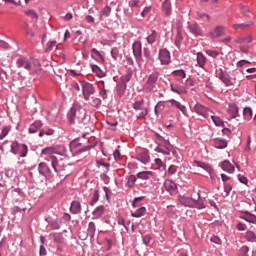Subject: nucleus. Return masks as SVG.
<instances>
[{
	"mask_svg": "<svg viewBox=\"0 0 256 256\" xmlns=\"http://www.w3.org/2000/svg\"><path fill=\"white\" fill-rule=\"evenodd\" d=\"M16 67L18 69H25L30 75H33L41 71V62L34 57L22 56L16 60Z\"/></svg>",
	"mask_w": 256,
	"mask_h": 256,
	"instance_id": "1",
	"label": "nucleus"
},
{
	"mask_svg": "<svg viewBox=\"0 0 256 256\" xmlns=\"http://www.w3.org/2000/svg\"><path fill=\"white\" fill-rule=\"evenodd\" d=\"M155 137L157 141H160L163 144H158L154 151L156 153H162V155H173L176 159H179V154L176 152L175 148L173 147L172 143L169 139H165L161 134L155 133Z\"/></svg>",
	"mask_w": 256,
	"mask_h": 256,
	"instance_id": "2",
	"label": "nucleus"
},
{
	"mask_svg": "<svg viewBox=\"0 0 256 256\" xmlns=\"http://www.w3.org/2000/svg\"><path fill=\"white\" fill-rule=\"evenodd\" d=\"M159 75L160 73L155 71L148 76V79L144 84V91H146V93H151L153 91H156L157 81H159Z\"/></svg>",
	"mask_w": 256,
	"mask_h": 256,
	"instance_id": "3",
	"label": "nucleus"
},
{
	"mask_svg": "<svg viewBox=\"0 0 256 256\" xmlns=\"http://www.w3.org/2000/svg\"><path fill=\"white\" fill-rule=\"evenodd\" d=\"M10 153L13 155H19V157L25 158L29 153V147L26 144H21L17 141L11 143Z\"/></svg>",
	"mask_w": 256,
	"mask_h": 256,
	"instance_id": "4",
	"label": "nucleus"
},
{
	"mask_svg": "<svg viewBox=\"0 0 256 256\" xmlns=\"http://www.w3.org/2000/svg\"><path fill=\"white\" fill-rule=\"evenodd\" d=\"M80 87L84 101H89L91 95H95V86H93V84L87 81H80Z\"/></svg>",
	"mask_w": 256,
	"mask_h": 256,
	"instance_id": "5",
	"label": "nucleus"
},
{
	"mask_svg": "<svg viewBox=\"0 0 256 256\" xmlns=\"http://www.w3.org/2000/svg\"><path fill=\"white\" fill-rule=\"evenodd\" d=\"M225 85V87H233L235 85V82L233 81V78L229 75V73L223 71V69H219V72L217 76Z\"/></svg>",
	"mask_w": 256,
	"mask_h": 256,
	"instance_id": "6",
	"label": "nucleus"
},
{
	"mask_svg": "<svg viewBox=\"0 0 256 256\" xmlns=\"http://www.w3.org/2000/svg\"><path fill=\"white\" fill-rule=\"evenodd\" d=\"M158 59L161 65H169L171 63V52L167 48L160 49Z\"/></svg>",
	"mask_w": 256,
	"mask_h": 256,
	"instance_id": "7",
	"label": "nucleus"
},
{
	"mask_svg": "<svg viewBox=\"0 0 256 256\" xmlns=\"http://www.w3.org/2000/svg\"><path fill=\"white\" fill-rule=\"evenodd\" d=\"M194 112H196L197 115L204 117V119H207V117H209V113H211V110H209L208 107L203 106L201 103H196L194 106Z\"/></svg>",
	"mask_w": 256,
	"mask_h": 256,
	"instance_id": "8",
	"label": "nucleus"
},
{
	"mask_svg": "<svg viewBox=\"0 0 256 256\" xmlns=\"http://www.w3.org/2000/svg\"><path fill=\"white\" fill-rule=\"evenodd\" d=\"M167 103H170L171 107H174V109H178V111H181V113L185 116L188 117L189 114L187 112V106L181 104V102L175 100V99H170L167 101Z\"/></svg>",
	"mask_w": 256,
	"mask_h": 256,
	"instance_id": "9",
	"label": "nucleus"
},
{
	"mask_svg": "<svg viewBox=\"0 0 256 256\" xmlns=\"http://www.w3.org/2000/svg\"><path fill=\"white\" fill-rule=\"evenodd\" d=\"M38 173L45 177V179H51V169L45 162H41L38 164Z\"/></svg>",
	"mask_w": 256,
	"mask_h": 256,
	"instance_id": "10",
	"label": "nucleus"
},
{
	"mask_svg": "<svg viewBox=\"0 0 256 256\" xmlns=\"http://www.w3.org/2000/svg\"><path fill=\"white\" fill-rule=\"evenodd\" d=\"M135 159L143 163V165H147L151 161V156H149V150H142L137 152Z\"/></svg>",
	"mask_w": 256,
	"mask_h": 256,
	"instance_id": "11",
	"label": "nucleus"
},
{
	"mask_svg": "<svg viewBox=\"0 0 256 256\" xmlns=\"http://www.w3.org/2000/svg\"><path fill=\"white\" fill-rule=\"evenodd\" d=\"M194 165L196 167H200V169H203L204 171H206V173H208V175H210V178L212 180L215 179V172H213V168L209 164H205L204 162L196 160V161H194Z\"/></svg>",
	"mask_w": 256,
	"mask_h": 256,
	"instance_id": "12",
	"label": "nucleus"
},
{
	"mask_svg": "<svg viewBox=\"0 0 256 256\" xmlns=\"http://www.w3.org/2000/svg\"><path fill=\"white\" fill-rule=\"evenodd\" d=\"M164 189L170 195H177V193H178L177 184L173 180H166V181H164Z\"/></svg>",
	"mask_w": 256,
	"mask_h": 256,
	"instance_id": "13",
	"label": "nucleus"
},
{
	"mask_svg": "<svg viewBox=\"0 0 256 256\" xmlns=\"http://www.w3.org/2000/svg\"><path fill=\"white\" fill-rule=\"evenodd\" d=\"M170 90L176 95H187V87L178 83H170Z\"/></svg>",
	"mask_w": 256,
	"mask_h": 256,
	"instance_id": "14",
	"label": "nucleus"
},
{
	"mask_svg": "<svg viewBox=\"0 0 256 256\" xmlns=\"http://www.w3.org/2000/svg\"><path fill=\"white\" fill-rule=\"evenodd\" d=\"M51 167L55 171V173H61V171H65V165L59 162L57 156H51Z\"/></svg>",
	"mask_w": 256,
	"mask_h": 256,
	"instance_id": "15",
	"label": "nucleus"
},
{
	"mask_svg": "<svg viewBox=\"0 0 256 256\" xmlns=\"http://www.w3.org/2000/svg\"><path fill=\"white\" fill-rule=\"evenodd\" d=\"M239 217L247 223H252V225H256V215L251 214V212L249 211H242Z\"/></svg>",
	"mask_w": 256,
	"mask_h": 256,
	"instance_id": "16",
	"label": "nucleus"
},
{
	"mask_svg": "<svg viewBox=\"0 0 256 256\" xmlns=\"http://www.w3.org/2000/svg\"><path fill=\"white\" fill-rule=\"evenodd\" d=\"M193 198L189 196H183V195H178L177 201L182 205V207H193Z\"/></svg>",
	"mask_w": 256,
	"mask_h": 256,
	"instance_id": "17",
	"label": "nucleus"
},
{
	"mask_svg": "<svg viewBox=\"0 0 256 256\" xmlns=\"http://www.w3.org/2000/svg\"><path fill=\"white\" fill-rule=\"evenodd\" d=\"M225 35V27L217 26L214 28V31L208 33L210 39H217L218 37H223Z\"/></svg>",
	"mask_w": 256,
	"mask_h": 256,
	"instance_id": "18",
	"label": "nucleus"
},
{
	"mask_svg": "<svg viewBox=\"0 0 256 256\" xmlns=\"http://www.w3.org/2000/svg\"><path fill=\"white\" fill-rule=\"evenodd\" d=\"M227 112L231 119H237V117H239V106H237L235 102H232L229 104Z\"/></svg>",
	"mask_w": 256,
	"mask_h": 256,
	"instance_id": "19",
	"label": "nucleus"
},
{
	"mask_svg": "<svg viewBox=\"0 0 256 256\" xmlns=\"http://www.w3.org/2000/svg\"><path fill=\"white\" fill-rule=\"evenodd\" d=\"M188 31L192 33V35H195V37H203V29H201L198 24L188 25Z\"/></svg>",
	"mask_w": 256,
	"mask_h": 256,
	"instance_id": "20",
	"label": "nucleus"
},
{
	"mask_svg": "<svg viewBox=\"0 0 256 256\" xmlns=\"http://www.w3.org/2000/svg\"><path fill=\"white\" fill-rule=\"evenodd\" d=\"M196 61H197V65H198V67H200V69H205V65H207V57H205L204 53L197 52L196 53Z\"/></svg>",
	"mask_w": 256,
	"mask_h": 256,
	"instance_id": "21",
	"label": "nucleus"
},
{
	"mask_svg": "<svg viewBox=\"0 0 256 256\" xmlns=\"http://www.w3.org/2000/svg\"><path fill=\"white\" fill-rule=\"evenodd\" d=\"M221 169L225 171L226 173L233 174L235 173V166L229 162V160H224L221 163Z\"/></svg>",
	"mask_w": 256,
	"mask_h": 256,
	"instance_id": "22",
	"label": "nucleus"
},
{
	"mask_svg": "<svg viewBox=\"0 0 256 256\" xmlns=\"http://www.w3.org/2000/svg\"><path fill=\"white\" fill-rule=\"evenodd\" d=\"M132 51L133 55H143V45L141 44V41H135L132 45Z\"/></svg>",
	"mask_w": 256,
	"mask_h": 256,
	"instance_id": "23",
	"label": "nucleus"
},
{
	"mask_svg": "<svg viewBox=\"0 0 256 256\" xmlns=\"http://www.w3.org/2000/svg\"><path fill=\"white\" fill-rule=\"evenodd\" d=\"M228 142L223 138H215L214 139V147L215 149H227Z\"/></svg>",
	"mask_w": 256,
	"mask_h": 256,
	"instance_id": "24",
	"label": "nucleus"
},
{
	"mask_svg": "<svg viewBox=\"0 0 256 256\" xmlns=\"http://www.w3.org/2000/svg\"><path fill=\"white\" fill-rule=\"evenodd\" d=\"M41 127H43V122H41V120H36L34 123H32L29 126L28 132L31 134L37 133V131H39V129H41Z\"/></svg>",
	"mask_w": 256,
	"mask_h": 256,
	"instance_id": "25",
	"label": "nucleus"
},
{
	"mask_svg": "<svg viewBox=\"0 0 256 256\" xmlns=\"http://www.w3.org/2000/svg\"><path fill=\"white\" fill-rule=\"evenodd\" d=\"M70 212L72 215H79V213H81V203L79 201H72L70 205Z\"/></svg>",
	"mask_w": 256,
	"mask_h": 256,
	"instance_id": "26",
	"label": "nucleus"
},
{
	"mask_svg": "<svg viewBox=\"0 0 256 256\" xmlns=\"http://www.w3.org/2000/svg\"><path fill=\"white\" fill-rule=\"evenodd\" d=\"M243 119L244 121H251L253 119V108L245 107L243 109Z\"/></svg>",
	"mask_w": 256,
	"mask_h": 256,
	"instance_id": "27",
	"label": "nucleus"
},
{
	"mask_svg": "<svg viewBox=\"0 0 256 256\" xmlns=\"http://www.w3.org/2000/svg\"><path fill=\"white\" fill-rule=\"evenodd\" d=\"M54 155H60L61 157H65L67 155V148L63 145L54 146Z\"/></svg>",
	"mask_w": 256,
	"mask_h": 256,
	"instance_id": "28",
	"label": "nucleus"
},
{
	"mask_svg": "<svg viewBox=\"0 0 256 256\" xmlns=\"http://www.w3.org/2000/svg\"><path fill=\"white\" fill-rule=\"evenodd\" d=\"M162 11L167 16L171 15L172 13L171 0H164V2L162 3Z\"/></svg>",
	"mask_w": 256,
	"mask_h": 256,
	"instance_id": "29",
	"label": "nucleus"
},
{
	"mask_svg": "<svg viewBox=\"0 0 256 256\" xmlns=\"http://www.w3.org/2000/svg\"><path fill=\"white\" fill-rule=\"evenodd\" d=\"M75 117H77V108L72 106L67 114L69 123H75Z\"/></svg>",
	"mask_w": 256,
	"mask_h": 256,
	"instance_id": "30",
	"label": "nucleus"
},
{
	"mask_svg": "<svg viewBox=\"0 0 256 256\" xmlns=\"http://www.w3.org/2000/svg\"><path fill=\"white\" fill-rule=\"evenodd\" d=\"M165 101H159L155 107H154V113L156 115V117H159V113H162V111H165Z\"/></svg>",
	"mask_w": 256,
	"mask_h": 256,
	"instance_id": "31",
	"label": "nucleus"
},
{
	"mask_svg": "<svg viewBox=\"0 0 256 256\" xmlns=\"http://www.w3.org/2000/svg\"><path fill=\"white\" fill-rule=\"evenodd\" d=\"M127 90V85L121 84L120 82L116 85V93L118 97H123L125 95V91Z\"/></svg>",
	"mask_w": 256,
	"mask_h": 256,
	"instance_id": "32",
	"label": "nucleus"
},
{
	"mask_svg": "<svg viewBox=\"0 0 256 256\" xmlns=\"http://www.w3.org/2000/svg\"><path fill=\"white\" fill-rule=\"evenodd\" d=\"M147 213V208L144 206L138 208L135 212H131V217H135L136 219H139V217H143Z\"/></svg>",
	"mask_w": 256,
	"mask_h": 256,
	"instance_id": "33",
	"label": "nucleus"
},
{
	"mask_svg": "<svg viewBox=\"0 0 256 256\" xmlns=\"http://www.w3.org/2000/svg\"><path fill=\"white\" fill-rule=\"evenodd\" d=\"M96 231H97V227L95 226V222H89L87 233L90 239H93V237H95Z\"/></svg>",
	"mask_w": 256,
	"mask_h": 256,
	"instance_id": "34",
	"label": "nucleus"
},
{
	"mask_svg": "<svg viewBox=\"0 0 256 256\" xmlns=\"http://www.w3.org/2000/svg\"><path fill=\"white\" fill-rule=\"evenodd\" d=\"M148 45H153L157 41V31L151 30L150 34L146 37Z\"/></svg>",
	"mask_w": 256,
	"mask_h": 256,
	"instance_id": "35",
	"label": "nucleus"
},
{
	"mask_svg": "<svg viewBox=\"0 0 256 256\" xmlns=\"http://www.w3.org/2000/svg\"><path fill=\"white\" fill-rule=\"evenodd\" d=\"M41 155H48L50 159H51V157H55L54 146H50V147H46V148L42 149Z\"/></svg>",
	"mask_w": 256,
	"mask_h": 256,
	"instance_id": "36",
	"label": "nucleus"
},
{
	"mask_svg": "<svg viewBox=\"0 0 256 256\" xmlns=\"http://www.w3.org/2000/svg\"><path fill=\"white\" fill-rule=\"evenodd\" d=\"M103 213H105V206L100 205L94 209V211L92 212V215L93 217H96V219H99V217H101Z\"/></svg>",
	"mask_w": 256,
	"mask_h": 256,
	"instance_id": "37",
	"label": "nucleus"
},
{
	"mask_svg": "<svg viewBox=\"0 0 256 256\" xmlns=\"http://www.w3.org/2000/svg\"><path fill=\"white\" fill-rule=\"evenodd\" d=\"M134 59L138 65V67L141 69V67H146L147 66V60H143V54H138L134 56Z\"/></svg>",
	"mask_w": 256,
	"mask_h": 256,
	"instance_id": "38",
	"label": "nucleus"
},
{
	"mask_svg": "<svg viewBox=\"0 0 256 256\" xmlns=\"http://www.w3.org/2000/svg\"><path fill=\"white\" fill-rule=\"evenodd\" d=\"M131 77H133V74L131 72L123 75L120 77V81L118 83L122 85H127L131 81Z\"/></svg>",
	"mask_w": 256,
	"mask_h": 256,
	"instance_id": "39",
	"label": "nucleus"
},
{
	"mask_svg": "<svg viewBox=\"0 0 256 256\" xmlns=\"http://www.w3.org/2000/svg\"><path fill=\"white\" fill-rule=\"evenodd\" d=\"M183 43V34H181V31L177 32L174 44L177 49H181V44Z\"/></svg>",
	"mask_w": 256,
	"mask_h": 256,
	"instance_id": "40",
	"label": "nucleus"
},
{
	"mask_svg": "<svg viewBox=\"0 0 256 256\" xmlns=\"http://www.w3.org/2000/svg\"><path fill=\"white\" fill-rule=\"evenodd\" d=\"M143 57H145L146 63H149V61H153V56L151 55V50H149V48H143Z\"/></svg>",
	"mask_w": 256,
	"mask_h": 256,
	"instance_id": "41",
	"label": "nucleus"
},
{
	"mask_svg": "<svg viewBox=\"0 0 256 256\" xmlns=\"http://www.w3.org/2000/svg\"><path fill=\"white\" fill-rule=\"evenodd\" d=\"M245 239L246 241L250 242V243H253L256 241V235H255V232L251 231V230H248L245 234Z\"/></svg>",
	"mask_w": 256,
	"mask_h": 256,
	"instance_id": "42",
	"label": "nucleus"
},
{
	"mask_svg": "<svg viewBox=\"0 0 256 256\" xmlns=\"http://www.w3.org/2000/svg\"><path fill=\"white\" fill-rule=\"evenodd\" d=\"M91 69H92L93 73H96L97 77H100V78L105 77V72H103L101 70V68H99V66L92 64Z\"/></svg>",
	"mask_w": 256,
	"mask_h": 256,
	"instance_id": "43",
	"label": "nucleus"
},
{
	"mask_svg": "<svg viewBox=\"0 0 256 256\" xmlns=\"http://www.w3.org/2000/svg\"><path fill=\"white\" fill-rule=\"evenodd\" d=\"M172 75H174V77H178V79H185L187 77V73H185V70L183 69L174 70Z\"/></svg>",
	"mask_w": 256,
	"mask_h": 256,
	"instance_id": "44",
	"label": "nucleus"
},
{
	"mask_svg": "<svg viewBox=\"0 0 256 256\" xmlns=\"http://www.w3.org/2000/svg\"><path fill=\"white\" fill-rule=\"evenodd\" d=\"M91 53L92 55H95L98 58L99 63H105V57L101 55V52H99L97 48H92Z\"/></svg>",
	"mask_w": 256,
	"mask_h": 256,
	"instance_id": "45",
	"label": "nucleus"
},
{
	"mask_svg": "<svg viewBox=\"0 0 256 256\" xmlns=\"http://www.w3.org/2000/svg\"><path fill=\"white\" fill-rule=\"evenodd\" d=\"M50 235H52L55 243H63V241H65V238H63V234L62 233H51Z\"/></svg>",
	"mask_w": 256,
	"mask_h": 256,
	"instance_id": "46",
	"label": "nucleus"
},
{
	"mask_svg": "<svg viewBox=\"0 0 256 256\" xmlns=\"http://www.w3.org/2000/svg\"><path fill=\"white\" fill-rule=\"evenodd\" d=\"M149 175H151V171H143L137 173L136 177L138 179H142L143 181H147L149 179Z\"/></svg>",
	"mask_w": 256,
	"mask_h": 256,
	"instance_id": "47",
	"label": "nucleus"
},
{
	"mask_svg": "<svg viewBox=\"0 0 256 256\" xmlns=\"http://www.w3.org/2000/svg\"><path fill=\"white\" fill-rule=\"evenodd\" d=\"M191 209H205V203L203 201L194 199L193 206H191Z\"/></svg>",
	"mask_w": 256,
	"mask_h": 256,
	"instance_id": "48",
	"label": "nucleus"
},
{
	"mask_svg": "<svg viewBox=\"0 0 256 256\" xmlns=\"http://www.w3.org/2000/svg\"><path fill=\"white\" fill-rule=\"evenodd\" d=\"M145 104L144 100H139V101H135L133 103V109L135 111H141L142 109H144L145 107H143V105Z\"/></svg>",
	"mask_w": 256,
	"mask_h": 256,
	"instance_id": "49",
	"label": "nucleus"
},
{
	"mask_svg": "<svg viewBox=\"0 0 256 256\" xmlns=\"http://www.w3.org/2000/svg\"><path fill=\"white\" fill-rule=\"evenodd\" d=\"M211 119L216 127H223L225 123L219 118V116L212 115Z\"/></svg>",
	"mask_w": 256,
	"mask_h": 256,
	"instance_id": "50",
	"label": "nucleus"
},
{
	"mask_svg": "<svg viewBox=\"0 0 256 256\" xmlns=\"http://www.w3.org/2000/svg\"><path fill=\"white\" fill-rule=\"evenodd\" d=\"M253 25V21H249L248 23L242 24H234L233 29H247V27H251Z\"/></svg>",
	"mask_w": 256,
	"mask_h": 256,
	"instance_id": "51",
	"label": "nucleus"
},
{
	"mask_svg": "<svg viewBox=\"0 0 256 256\" xmlns=\"http://www.w3.org/2000/svg\"><path fill=\"white\" fill-rule=\"evenodd\" d=\"M24 13L27 17H30V19H35V21L39 19V15H37V12H35V10H26Z\"/></svg>",
	"mask_w": 256,
	"mask_h": 256,
	"instance_id": "52",
	"label": "nucleus"
},
{
	"mask_svg": "<svg viewBox=\"0 0 256 256\" xmlns=\"http://www.w3.org/2000/svg\"><path fill=\"white\" fill-rule=\"evenodd\" d=\"M53 49H57V41L50 40L46 44V51H53Z\"/></svg>",
	"mask_w": 256,
	"mask_h": 256,
	"instance_id": "53",
	"label": "nucleus"
},
{
	"mask_svg": "<svg viewBox=\"0 0 256 256\" xmlns=\"http://www.w3.org/2000/svg\"><path fill=\"white\" fill-rule=\"evenodd\" d=\"M99 197V190H95L92 196V200L90 202L91 207H93L97 203V201H99Z\"/></svg>",
	"mask_w": 256,
	"mask_h": 256,
	"instance_id": "54",
	"label": "nucleus"
},
{
	"mask_svg": "<svg viewBox=\"0 0 256 256\" xmlns=\"http://www.w3.org/2000/svg\"><path fill=\"white\" fill-rule=\"evenodd\" d=\"M141 112L136 116L137 119H145L149 115V108H142Z\"/></svg>",
	"mask_w": 256,
	"mask_h": 256,
	"instance_id": "55",
	"label": "nucleus"
},
{
	"mask_svg": "<svg viewBox=\"0 0 256 256\" xmlns=\"http://www.w3.org/2000/svg\"><path fill=\"white\" fill-rule=\"evenodd\" d=\"M111 15V6H105L100 13V17H109Z\"/></svg>",
	"mask_w": 256,
	"mask_h": 256,
	"instance_id": "56",
	"label": "nucleus"
},
{
	"mask_svg": "<svg viewBox=\"0 0 256 256\" xmlns=\"http://www.w3.org/2000/svg\"><path fill=\"white\" fill-rule=\"evenodd\" d=\"M61 223V219H56L50 224V227L53 230L61 229Z\"/></svg>",
	"mask_w": 256,
	"mask_h": 256,
	"instance_id": "57",
	"label": "nucleus"
},
{
	"mask_svg": "<svg viewBox=\"0 0 256 256\" xmlns=\"http://www.w3.org/2000/svg\"><path fill=\"white\" fill-rule=\"evenodd\" d=\"M55 133V130L49 128L48 130H40L39 131V137H43L45 135H48V136H51V135H54Z\"/></svg>",
	"mask_w": 256,
	"mask_h": 256,
	"instance_id": "58",
	"label": "nucleus"
},
{
	"mask_svg": "<svg viewBox=\"0 0 256 256\" xmlns=\"http://www.w3.org/2000/svg\"><path fill=\"white\" fill-rule=\"evenodd\" d=\"M145 199V196H139L133 199L132 201V207L135 209V207H139V203Z\"/></svg>",
	"mask_w": 256,
	"mask_h": 256,
	"instance_id": "59",
	"label": "nucleus"
},
{
	"mask_svg": "<svg viewBox=\"0 0 256 256\" xmlns=\"http://www.w3.org/2000/svg\"><path fill=\"white\" fill-rule=\"evenodd\" d=\"M206 55H208V57H212V59H217L219 57V52L215 50H206Z\"/></svg>",
	"mask_w": 256,
	"mask_h": 256,
	"instance_id": "60",
	"label": "nucleus"
},
{
	"mask_svg": "<svg viewBox=\"0 0 256 256\" xmlns=\"http://www.w3.org/2000/svg\"><path fill=\"white\" fill-rule=\"evenodd\" d=\"M136 181H137V176H136V175H130V176L128 177V186H129V187H134Z\"/></svg>",
	"mask_w": 256,
	"mask_h": 256,
	"instance_id": "61",
	"label": "nucleus"
},
{
	"mask_svg": "<svg viewBox=\"0 0 256 256\" xmlns=\"http://www.w3.org/2000/svg\"><path fill=\"white\" fill-rule=\"evenodd\" d=\"M231 191H233V186L229 183H224V193L226 194V196L229 195Z\"/></svg>",
	"mask_w": 256,
	"mask_h": 256,
	"instance_id": "62",
	"label": "nucleus"
},
{
	"mask_svg": "<svg viewBox=\"0 0 256 256\" xmlns=\"http://www.w3.org/2000/svg\"><path fill=\"white\" fill-rule=\"evenodd\" d=\"M7 135H9V128L4 127L0 133V140L5 139Z\"/></svg>",
	"mask_w": 256,
	"mask_h": 256,
	"instance_id": "63",
	"label": "nucleus"
},
{
	"mask_svg": "<svg viewBox=\"0 0 256 256\" xmlns=\"http://www.w3.org/2000/svg\"><path fill=\"white\" fill-rule=\"evenodd\" d=\"M101 105V99L92 97V107H99Z\"/></svg>",
	"mask_w": 256,
	"mask_h": 256,
	"instance_id": "64",
	"label": "nucleus"
}]
</instances>
